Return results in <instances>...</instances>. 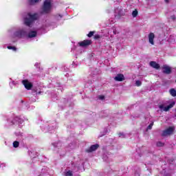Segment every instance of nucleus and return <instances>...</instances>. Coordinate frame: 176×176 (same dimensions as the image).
Returning a JSON list of instances; mask_svg holds the SVG:
<instances>
[{"mask_svg":"<svg viewBox=\"0 0 176 176\" xmlns=\"http://www.w3.org/2000/svg\"><path fill=\"white\" fill-rule=\"evenodd\" d=\"M52 8H53V0H45L43 7L41 8V13L42 14H47V13H50Z\"/></svg>","mask_w":176,"mask_h":176,"instance_id":"1","label":"nucleus"},{"mask_svg":"<svg viewBox=\"0 0 176 176\" xmlns=\"http://www.w3.org/2000/svg\"><path fill=\"white\" fill-rule=\"evenodd\" d=\"M38 19H39V15L36 13H31L29 12L28 13L26 17L24 19V23L25 24V25H28V27H30V25H31V24H32L33 21L34 20H38Z\"/></svg>","mask_w":176,"mask_h":176,"instance_id":"2","label":"nucleus"},{"mask_svg":"<svg viewBox=\"0 0 176 176\" xmlns=\"http://www.w3.org/2000/svg\"><path fill=\"white\" fill-rule=\"evenodd\" d=\"M175 105V102H166L162 104H160L158 105V108L162 111V112H168V111H170L173 107Z\"/></svg>","mask_w":176,"mask_h":176,"instance_id":"3","label":"nucleus"},{"mask_svg":"<svg viewBox=\"0 0 176 176\" xmlns=\"http://www.w3.org/2000/svg\"><path fill=\"white\" fill-rule=\"evenodd\" d=\"M25 35H27V31L25 30V29H21L16 31L12 35V38H14L15 39H20V38H24Z\"/></svg>","mask_w":176,"mask_h":176,"instance_id":"4","label":"nucleus"},{"mask_svg":"<svg viewBox=\"0 0 176 176\" xmlns=\"http://www.w3.org/2000/svg\"><path fill=\"white\" fill-rule=\"evenodd\" d=\"M174 130H175V128L174 126H170L167 128L166 130H164L162 132L163 137H167L168 135H171V134L174 133Z\"/></svg>","mask_w":176,"mask_h":176,"instance_id":"5","label":"nucleus"},{"mask_svg":"<svg viewBox=\"0 0 176 176\" xmlns=\"http://www.w3.org/2000/svg\"><path fill=\"white\" fill-rule=\"evenodd\" d=\"M162 69L164 74H166L167 75H169V74H171V67L167 65H164L162 66Z\"/></svg>","mask_w":176,"mask_h":176,"instance_id":"6","label":"nucleus"},{"mask_svg":"<svg viewBox=\"0 0 176 176\" xmlns=\"http://www.w3.org/2000/svg\"><path fill=\"white\" fill-rule=\"evenodd\" d=\"M124 79V75L122 74H118L114 77V80H116V82H123Z\"/></svg>","mask_w":176,"mask_h":176,"instance_id":"7","label":"nucleus"},{"mask_svg":"<svg viewBox=\"0 0 176 176\" xmlns=\"http://www.w3.org/2000/svg\"><path fill=\"white\" fill-rule=\"evenodd\" d=\"M22 83L24 85V87H25V89H27L28 90L31 89V87H32V83H31L28 80H23L22 81Z\"/></svg>","mask_w":176,"mask_h":176,"instance_id":"8","label":"nucleus"},{"mask_svg":"<svg viewBox=\"0 0 176 176\" xmlns=\"http://www.w3.org/2000/svg\"><path fill=\"white\" fill-rule=\"evenodd\" d=\"M155 39V34L150 33L148 34V42L151 43V45H155V41H153Z\"/></svg>","mask_w":176,"mask_h":176,"instance_id":"9","label":"nucleus"},{"mask_svg":"<svg viewBox=\"0 0 176 176\" xmlns=\"http://www.w3.org/2000/svg\"><path fill=\"white\" fill-rule=\"evenodd\" d=\"M90 43H91V42L89 40H85V41L78 43V45L80 46H82V47H85L86 46H89V45H90Z\"/></svg>","mask_w":176,"mask_h":176,"instance_id":"10","label":"nucleus"},{"mask_svg":"<svg viewBox=\"0 0 176 176\" xmlns=\"http://www.w3.org/2000/svg\"><path fill=\"white\" fill-rule=\"evenodd\" d=\"M150 65L153 67L155 68V69H159L160 68V65H159L155 61H151L150 62Z\"/></svg>","mask_w":176,"mask_h":176,"instance_id":"11","label":"nucleus"},{"mask_svg":"<svg viewBox=\"0 0 176 176\" xmlns=\"http://www.w3.org/2000/svg\"><path fill=\"white\" fill-rule=\"evenodd\" d=\"M98 148V144L92 145L89 148L88 152H94V151H97Z\"/></svg>","mask_w":176,"mask_h":176,"instance_id":"12","label":"nucleus"},{"mask_svg":"<svg viewBox=\"0 0 176 176\" xmlns=\"http://www.w3.org/2000/svg\"><path fill=\"white\" fill-rule=\"evenodd\" d=\"M28 38H35L36 36V31H30L28 34Z\"/></svg>","mask_w":176,"mask_h":176,"instance_id":"13","label":"nucleus"},{"mask_svg":"<svg viewBox=\"0 0 176 176\" xmlns=\"http://www.w3.org/2000/svg\"><path fill=\"white\" fill-rule=\"evenodd\" d=\"M170 94L172 95L173 97H176V90L174 89H170Z\"/></svg>","mask_w":176,"mask_h":176,"instance_id":"14","label":"nucleus"},{"mask_svg":"<svg viewBox=\"0 0 176 176\" xmlns=\"http://www.w3.org/2000/svg\"><path fill=\"white\" fill-rule=\"evenodd\" d=\"M28 1L30 5H34V3H38V2H39V1L41 0H28Z\"/></svg>","mask_w":176,"mask_h":176,"instance_id":"15","label":"nucleus"},{"mask_svg":"<svg viewBox=\"0 0 176 176\" xmlns=\"http://www.w3.org/2000/svg\"><path fill=\"white\" fill-rule=\"evenodd\" d=\"M132 16L133 17H137V16H138V11H137V10L133 11Z\"/></svg>","mask_w":176,"mask_h":176,"instance_id":"16","label":"nucleus"},{"mask_svg":"<svg viewBox=\"0 0 176 176\" xmlns=\"http://www.w3.org/2000/svg\"><path fill=\"white\" fill-rule=\"evenodd\" d=\"M7 47L8 49H9V50H13V52H16L17 50V48H16V47L8 46Z\"/></svg>","mask_w":176,"mask_h":176,"instance_id":"17","label":"nucleus"},{"mask_svg":"<svg viewBox=\"0 0 176 176\" xmlns=\"http://www.w3.org/2000/svg\"><path fill=\"white\" fill-rule=\"evenodd\" d=\"M19 145H20V143L17 141H15V142H13L14 148H19Z\"/></svg>","mask_w":176,"mask_h":176,"instance_id":"18","label":"nucleus"},{"mask_svg":"<svg viewBox=\"0 0 176 176\" xmlns=\"http://www.w3.org/2000/svg\"><path fill=\"white\" fill-rule=\"evenodd\" d=\"M72 171L69 170L65 173V176H72Z\"/></svg>","mask_w":176,"mask_h":176,"instance_id":"19","label":"nucleus"},{"mask_svg":"<svg viewBox=\"0 0 176 176\" xmlns=\"http://www.w3.org/2000/svg\"><path fill=\"white\" fill-rule=\"evenodd\" d=\"M142 85V82L140 80H136L135 81V86L140 87Z\"/></svg>","mask_w":176,"mask_h":176,"instance_id":"20","label":"nucleus"},{"mask_svg":"<svg viewBox=\"0 0 176 176\" xmlns=\"http://www.w3.org/2000/svg\"><path fill=\"white\" fill-rule=\"evenodd\" d=\"M153 126V122H151L147 127V130H151Z\"/></svg>","mask_w":176,"mask_h":176,"instance_id":"21","label":"nucleus"},{"mask_svg":"<svg viewBox=\"0 0 176 176\" xmlns=\"http://www.w3.org/2000/svg\"><path fill=\"white\" fill-rule=\"evenodd\" d=\"M157 146H164V143L162 142H158L157 143Z\"/></svg>","mask_w":176,"mask_h":176,"instance_id":"22","label":"nucleus"},{"mask_svg":"<svg viewBox=\"0 0 176 176\" xmlns=\"http://www.w3.org/2000/svg\"><path fill=\"white\" fill-rule=\"evenodd\" d=\"M94 35V32H90L88 34L87 36H89V38H91V36Z\"/></svg>","mask_w":176,"mask_h":176,"instance_id":"23","label":"nucleus"},{"mask_svg":"<svg viewBox=\"0 0 176 176\" xmlns=\"http://www.w3.org/2000/svg\"><path fill=\"white\" fill-rule=\"evenodd\" d=\"M94 38H95V39H100V38H101V36H100L99 34H96L94 36Z\"/></svg>","mask_w":176,"mask_h":176,"instance_id":"24","label":"nucleus"},{"mask_svg":"<svg viewBox=\"0 0 176 176\" xmlns=\"http://www.w3.org/2000/svg\"><path fill=\"white\" fill-rule=\"evenodd\" d=\"M104 98H105V96H99V99H100V100H104Z\"/></svg>","mask_w":176,"mask_h":176,"instance_id":"25","label":"nucleus"},{"mask_svg":"<svg viewBox=\"0 0 176 176\" xmlns=\"http://www.w3.org/2000/svg\"><path fill=\"white\" fill-rule=\"evenodd\" d=\"M170 19H171V20H175V19H176L175 15H172L170 16Z\"/></svg>","mask_w":176,"mask_h":176,"instance_id":"26","label":"nucleus"},{"mask_svg":"<svg viewBox=\"0 0 176 176\" xmlns=\"http://www.w3.org/2000/svg\"><path fill=\"white\" fill-rule=\"evenodd\" d=\"M166 3H168L170 2V0H164Z\"/></svg>","mask_w":176,"mask_h":176,"instance_id":"27","label":"nucleus"},{"mask_svg":"<svg viewBox=\"0 0 176 176\" xmlns=\"http://www.w3.org/2000/svg\"><path fill=\"white\" fill-rule=\"evenodd\" d=\"M113 34H114L115 35H116V30H114V31H113Z\"/></svg>","mask_w":176,"mask_h":176,"instance_id":"28","label":"nucleus"},{"mask_svg":"<svg viewBox=\"0 0 176 176\" xmlns=\"http://www.w3.org/2000/svg\"><path fill=\"white\" fill-rule=\"evenodd\" d=\"M10 85H14V82H11V83H10Z\"/></svg>","mask_w":176,"mask_h":176,"instance_id":"29","label":"nucleus"},{"mask_svg":"<svg viewBox=\"0 0 176 176\" xmlns=\"http://www.w3.org/2000/svg\"><path fill=\"white\" fill-rule=\"evenodd\" d=\"M120 137H122V133H120Z\"/></svg>","mask_w":176,"mask_h":176,"instance_id":"30","label":"nucleus"},{"mask_svg":"<svg viewBox=\"0 0 176 176\" xmlns=\"http://www.w3.org/2000/svg\"><path fill=\"white\" fill-rule=\"evenodd\" d=\"M0 166H1V164H0Z\"/></svg>","mask_w":176,"mask_h":176,"instance_id":"31","label":"nucleus"}]
</instances>
